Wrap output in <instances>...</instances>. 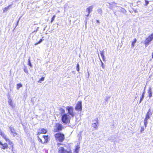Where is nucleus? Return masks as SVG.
<instances>
[{"label": "nucleus", "instance_id": "f257e3e1", "mask_svg": "<svg viewBox=\"0 0 153 153\" xmlns=\"http://www.w3.org/2000/svg\"><path fill=\"white\" fill-rule=\"evenodd\" d=\"M54 137L55 140L57 142L60 143H57V145L58 146L62 145L60 143L64 141L65 138V134L60 132L55 134L54 135Z\"/></svg>", "mask_w": 153, "mask_h": 153}, {"label": "nucleus", "instance_id": "f03ea898", "mask_svg": "<svg viewBox=\"0 0 153 153\" xmlns=\"http://www.w3.org/2000/svg\"><path fill=\"white\" fill-rule=\"evenodd\" d=\"M64 129V127L60 123H56L54 126L53 132L58 133Z\"/></svg>", "mask_w": 153, "mask_h": 153}, {"label": "nucleus", "instance_id": "7ed1b4c3", "mask_svg": "<svg viewBox=\"0 0 153 153\" xmlns=\"http://www.w3.org/2000/svg\"><path fill=\"white\" fill-rule=\"evenodd\" d=\"M61 120L65 124H69L70 123V118L66 114H64L62 116Z\"/></svg>", "mask_w": 153, "mask_h": 153}, {"label": "nucleus", "instance_id": "20e7f679", "mask_svg": "<svg viewBox=\"0 0 153 153\" xmlns=\"http://www.w3.org/2000/svg\"><path fill=\"white\" fill-rule=\"evenodd\" d=\"M152 112L151 111V109H149L145 117L144 121V124L145 127H146L147 126V120L150 118V117L152 115Z\"/></svg>", "mask_w": 153, "mask_h": 153}, {"label": "nucleus", "instance_id": "39448f33", "mask_svg": "<svg viewBox=\"0 0 153 153\" xmlns=\"http://www.w3.org/2000/svg\"><path fill=\"white\" fill-rule=\"evenodd\" d=\"M68 150L66 149L64 147H61L58 151V153H71L72 151L70 147H68Z\"/></svg>", "mask_w": 153, "mask_h": 153}, {"label": "nucleus", "instance_id": "423d86ee", "mask_svg": "<svg viewBox=\"0 0 153 153\" xmlns=\"http://www.w3.org/2000/svg\"><path fill=\"white\" fill-rule=\"evenodd\" d=\"M0 135L6 141L9 142V144L11 145L12 150H13V143L12 141H10V139L7 137V136L4 133L2 132H1Z\"/></svg>", "mask_w": 153, "mask_h": 153}, {"label": "nucleus", "instance_id": "0eeeda50", "mask_svg": "<svg viewBox=\"0 0 153 153\" xmlns=\"http://www.w3.org/2000/svg\"><path fill=\"white\" fill-rule=\"evenodd\" d=\"M66 109L68 111V113L71 117H74L75 115V112L74 111L73 107L71 106H68L66 107Z\"/></svg>", "mask_w": 153, "mask_h": 153}, {"label": "nucleus", "instance_id": "6e6552de", "mask_svg": "<svg viewBox=\"0 0 153 153\" xmlns=\"http://www.w3.org/2000/svg\"><path fill=\"white\" fill-rule=\"evenodd\" d=\"M43 137L44 139V142H43L42 139L40 138L39 137H38V141L42 143H47L48 142V139H49V137L47 135H43L42 136Z\"/></svg>", "mask_w": 153, "mask_h": 153}, {"label": "nucleus", "instance_id": "1a4fd4ad", "mask_svg": "<svg viewBox=\"0 0 153 153\" xmlns=\"http://www.w3.org/2000/svg\"><path fill=\"white\" fill-rule=\"evenodd\" d=\"M153 39V37L151 36L150 35L146 38L144 42V44L146 46H147Z\"/></svg>", "mask_w": 153, "mask_h": 153}, {"label": "nucleus", "instance_id": "9d476101", "mask_svg": "<svg viewBox=\"0 0 153 153\" xmlns=\"http://www.w3.org/2000/svg\"><path fill=\"white\" fill-rule=\"evenodd\" d=\"M76 111H81L82 110V102L78 101L77 102L75 107Z\"/></svg>", "mask_w": 153, "mask_h": 153}, {"label": "nucleus", "instance_id": "9b49d317", "mask_svg": "<svg viewBox=\"0 0 153 153\" xmlns=\"http://www.w3.org/2000/svg\"><path fill=\"white\" fill-rule=\"evenodd\" d=\"M40 131H38L37 132V135H39L41 134H45L48 131L46 129L44 128H42L40 129L39 130Z\"/></svg>", "mask_w": 153, "mask_h": 153}, {"label": "nucleus", "instance_id": "f8f14e48", "mask_svg": "<svg viewBox=\"0 0 153 153\" xmlns=\"http://www.w3.org/2000/svg\"><path fill=\"white\" fill-rule=\"evenodd\" d=\"M93 122L94 123H92V126L95 129H97V125L98 124V119H97L93 120Z\"/></svg>", "mask_w": 153, "mask_h": 153}, {"label": "nucleus", "instance_id": "ddd939ff", "mask_svg": "<svg viewBox=\"0 0 153 153\" xmlns=\"http://www.w3.org/2000/svg\"><path fill=\"white\" fill-rule=\"evenodd\" d=\"M0 145L1 146L0 147L1 149H5L8 148V144L6 143H3L1 142L0 141Z\"/></svg>", "mask_w": 153, "mask_h": 153}, {"label": "nucleus", "instance_id": "4468645a", "mask_svg": "<svg viewBox=\"0 0 153 153\" xmlns=\"http://www.w3.org/2000/svg\"><path fill=\"white\" fill-rule=\"evenodd\" d=\"M9 129L10 131L11 134L14 136H15L17 135V134L16 132V131L13 127L10 126L9 127Z\"/></svg>", "mask_w": 153, "mask_h": 153}, {"label": "nucleus", "instance_id": "2eb2a0df", "mask_svg": "<svg viewBox=\"0 0 153 153\" xmlns=\"http://www.w3.org/2000/svg\"><path fill=\"white\" fill-rule=\"evenodd\" d=\"M93 7L92 6H91L90 7H88L86 9V10L88 12V16L90 13L91 12L92 10Z\"/></svg>", "mask_w": 153, "mask_h": 153}, {"label": "nucleus", "instance_id": "dca6fc26", "mask_svg": "<svg viewBox=\"0 0 153 153\" xmlns=\"http://www.w3.org/2000/svg\"><path fill=\"white\" fill-rule=\"evenodd\" d=\"M80 147L79 146H76L75 147V148L74 150V153H78Z\"/></svg>", "mask_w": 153, "mask_h": 153}, {"label": "nucleus", "instance_id": "f3484780", "mask_svg": "<svg viewBox=\"0 0 153 153\" xmlns=\"http://www.w3.org/2000/svg\"><path fill=\"white\" fill-rule=\"evenodd\" d=\"M101 55L102 56V59L103 61H105V58L104 57V51H101L100 53Z\"/></svg>", "mask_w": 153, "mask_h": 153}, {"label": "nucleus", "instance_id": "a211bd4d", "mask_svg": "<svg viewBox=\"0 0 153 153\" xmlns=\"http://www.w3.org/2000/svg\"><path fill=\"white\" fill-rule=\"evenodd\" d=\"M8 102L9 105L13 107V103L12 100L10 99L8 101Z\"/></svg>", "mask_w": 153, "mask_h": 153}, {"label": "nucleus", "instance_id": "6ab92c4d", "mask_svg": "<svg viewBox=\"0 0 153 153\" xmlns=\"http://www.w3.org/2000/svg\"><path fill=\"white\" fill-rule=\"evenodd\" d=\"M136 41L137 39L136 38H135L134 40L132 42L131 47H133L135 45V44L136 43Z\"/></svg>", "mask_w": 153, "mask_h": 153}, {"label": "nucleus", "instance_id": "aec40b11", "mask_svg": "<svg viewBox=\"0 0 153 153\" xmlns=\"http://www.w3.org/2000/svg\"><path fill=\"white\" fill-rule=\"evenodd\" d=\"M22 86V85L21 83H19L17 84L16 88L17 90H19V88Z\"/></svg>", "mask_w": 153, "mask_h": 153}, {"label": "nucleus", "instance_id": "412c9836", "mask_svg": "<svg viewBox=\"0 0 153 153\" xmlns=\"http://www.w3.org/2000/svg\"><path fill=\"white\" fill-rule=\"evenodd\" d=\"M44 80V77L43 76L41 77V78L38 81V82L39 83H41L42 81H43Z\"/></svg>", "mask_w": 153, "mask_h": 153}, {"label": "nucleus", "instance_id": "4be33fe9", "mask_svg": "<svg viewBox=\"0 0 153 153\" xmlns=\"http://www.w3.org/2000/svg\"><path fill=\"white\" fill-rule=\"evenodd\" d=\"M148 93L149 94V97H151L152 96V92L151 89L148 91Z\"/></svg>", "mask_w": 153, "mask_h": 153}, {"label": "nucleus", "instance_id": "5701e85b", "mask_svg": "<svg viewBox=\"0 0 153 153\" xmlns=\"http://www.w3.org/2000/svg\"><path fill=\"white\" fill-rule=\"evenodd\" d=\"M56 17V16L55 15H54L52 18H51V23L52 22L54 21L55 18Z\"/></svg>", "mask_w": 153, "mask_h": 153}, {"label": "nucleus", "instance_id": "b1692460", "mask_svg": "<svg viewBox=\"0 0 153 153\" xmlns=\"http://www.w3.org/2000/svg\"><path fill=\"white\" fill-rule=\"evenodd\" d=\"M144 93L143 92V94H142V95L141 97V98H140V102H141L142 100L143 99V97H144Z\"/></svg>", "mask_w": 153, "mask_h": 153}, {"label": "nucleus", "instance_id": "393cba45", "mask_svg": "<svg viewBox=\"0 0 153 153\" xmlns=\"http://www.w3.org/2000/svg\"><path fill=\"white\" fill-rule=\"evenodd\" d=\"M28 65H29L30 67H32V65L30 62V59H29L28 60Z\"/></svg>", "mask_w": 153, "mask_h": 153}, {"label": "nucleus", "instance_id": "a878e982", "mask_svg": "<svg viewBox=\"0 0 153 153\" xmlns=\"http://www.w3.org/2000/svg\"><path fill=\"white\" fill-rule=\"evenodd\" d=\"M60 111L61 112V113L62 114H65V110L64 109H63V108H61L60 109Z\"/></svg>", "mask_w": 153, "mask_h": 153}, {"label": "nucleus", "instance_id": "bb28decb", "mask_svg": "<svg viewBox=\"0 0 153 153\" xmlns=\"http://www.w3.org/2000/svg\"><path fill=\"white\" fill-rule=\"evenodd\" d=\"M42 41V39H40L39 41H38L36 43L35 45H36L37 44L40 43Z\"/></svg>", "mask_w": 153, "mask_h": 153}, {"label": "nucleus", "instance_id": "cd10ccee", "mask_svg": "<svg viewBox=\"0 0 153 153\" xmlns=\"http://www.w3.org/2000/svg\"><path fill=\"white\" fill-rule=\"evenodd\" d=\"M8 9H9L8 7H6L4 8L3 10V12H4L6 11H7V10Z\"/></svg>", "mask_w": 153, "mask_h": 153}, {"label": "nucleus", "instance_id": "c85d7f7f", "mask_svg": "<svg viewBox=\"0 0 153 153\" xmlns=\"http://www.w3.org/2000/svg\"><path fill=\"white\" fill-rule=\"evenodd\" d=\"M76 69H77V70L78 71H79V64H77V65H76Z\"/></svg>", "mask_w": 153, "mask_h": 153}, {"label": "nucleus", "instance_id": "c756f323", "mask_svg": "<svg viewBox=\"0 0 153 153\" xmlns=\"http://www.w3.org/2000/svg\"><path fill=\"white\" fill-rule=\"evenodd\" d=\"M145 5L147 6V4L149 3V1L147 0H145Z\"/></svg>", "mask_w": 153, "mask_h": 153}, {"label": "nucleus", "instance_id": "7c9ffc66", "mask_svg": "<svg viewBox=\"0 0 153 153\" xmlns=\"http://www.w3.org/2000/svg\"><path fill=\"white\" fill-rule=\"evenodd\" d=\"M144 131V128L143 127H142L141 128V130H140V132L141 133H142Z\"/></svg>", "mask_w": 153, "mask_h": 153}, {"label": "nucleus", "instance_id": "2f4dec72", "mask_svg": "<svg viewBox=\"0 0 153 153\" xmlns=\"http://www.w3.org/2000/svg\"><path fill=\"white\" fill-rule=\"evenodd\" d=\"M101 66L102 68H104V64L101 60Z\"/></svg>", "mask_w": 153, "mask_h": 153}, {"label": "nucleus", "instance_id": "473e14b6", "mask_svg": "<svg viewBox=\"0 0 153 153\" xmlns=\"http://www.w3.org/2000/svg\"><path fill=\"white\" fill-rule=\"evenodd\" d=\"M150 35H151V36L152 37H153V33Z\"/></svg>", "mask_w": 153, "mask_h": 153}, {"label": "nucleus", "instance_id": "72a5a7b5", "mask_svg": "<svg viewBox=\"0 0 153 153\" xmlns=\"http://www.w3.org/2000/svg\"><path fill=\"white\" fill-rule=\"evenodd\" d=\"M96 22L97 23H99V21L98 20H96Z\"/></svg>", "mask_w": 153, "mask_h": 153}, {"label": "nucleus", "instance_id": "f704fd0d", "mask_svg": "<svg viewBox=\"0 0 153 153\" xmlns=\"http://www.w3.org/2000/svg\"><path fill=\"white\" fill-rule=\"evenodd\" d=\"M152 57L153 58V52L152 53Z\"/></svg>", "mask_w": 153, "mask_h": 153}, {"label": "nucleus", "instance_id": "c9c22d12", "mask_svg": "<svg viewBox=\"0 0 153 153\" xmlns=\"http://www.w3.org/2000/svg\"><path fill=\"white\" fill-rule=\"evenodd\" d=\"M36 31H37V30H36V31H34L33 32H36Z\"/></svg>", "mask_w": 153, "mask_h": 153}, {"label": "nucleus", "instance_id": "e433bc0d", "mask_svg": "<svg viewBox=\"0 0 153 153\" xmlns=\"http://www.w3.org/2000/svg\"><path fill=\"white\" fill-rule=\"evenodd\" d=\"M65 147H66V148H67V147L66 146H65Z\"/></svg>", "mask_w": 153, "mask_h": 153}]
</instances>
